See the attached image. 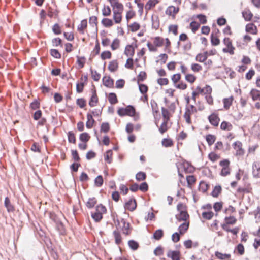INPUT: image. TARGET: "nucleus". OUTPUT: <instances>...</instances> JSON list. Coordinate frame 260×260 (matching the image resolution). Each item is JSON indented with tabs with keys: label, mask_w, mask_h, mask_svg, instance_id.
I'll return each instance as SVG.
<instances>
[{
	"label": "nucleus",
	"mask_w": 260,
	"mask_h": 260,
	"mask_svg": "<svg viewBox=\"0 0 260 260\" xmlns=\"http://www.w3.org/2000/svg\"><path fill=\"white\" fill-rule=\"evenodd\" d=\"M150 104L153 112L157 113L158 112V107L157 103L154 100H151Z\"/></svg>",
	"instance_id": "obj_55"
},
{
	"label": "nucleus",
	"mask_w": 260,
	"mask_h": 260,
	"mask_svg": "<svg viewBox=\"0 0 260 260\" xmlns=\"http://www.w3.org/2000/svg\"><path fill=\"white\" fill-rule=\"evenodd\" d=\"M233 101V98L232 96L227 98H224L223 100L224 108L226 110L229 109L230 108V107L231 106V105L232 104Z\"/></svg>",
	"instance_id": "obj_23"
},
{
	"label": "nucleus",
	"mask_w": 260,
	"mask_h": 260,
	"mask_svg": "<svg viewBox=\"0 0 260 260\" xmlns=\"http://www.w3.org/2000/svg\"><path fill=\"white\" fill-rule=\"evenodd\" d=\"M96 202L97 201L95 198H89L86 202V206L89 209L92 208L96 204Z\"/></svg>",
	"instance_id": "obj_33"
},
{
	"label": "nucleus",
	"mask_w": 260,
	"mask_h": 260,
	"mask_svg": "<svg viewBox=\"0 0 260 260\" xmlns=\"http://www.w3.org/2000/svg\"><path fill=\"white\" fill-rule=\"evenodd\" d=\"M207 52H205L203 54H198L196 57V60L200 62H203L207 58Z\"/></svg>",
	"instance_id": "obj_26"
},
{
	"label": "nucleus",
	"mask_w": 260,
	"mask_h": 260,
	"mask_svg": "<svg viewBox=\"0 0 260 260\" xmlns=\"http://www.w3.org/2000/svg\"><path fill=\"white\" fill-rule=\"evenodd\" d=\"M135 53V49L132 45L126 46L124 50V54L127 56L132 57Z\"/></svg>",
	"instance_id": "obj_13"
},
{
	"label": "nucleus",
	"mask_w": 260,
	"mask_h": 260,
	"mask_svg": "<svg viewBox=\"0 0 260 260\" xmlns=\"http://www.w3.org/2000/svg\"><path fill=\"white\" fill-rule=\"evenodd\" d=\"M206 139L208 145L211 146L215 142L216 137L214 135L209 134L206 136Z\"/></svg>",
	"instance_id": "obj_34"
},
{
	"label": "nucleus",
	"mask_w": 260,
	"mask_h": 260,
	"mask_svg": "<svg viewBox=\"0 0 260 260\" xmlns=\"http://www.w3.org/2000/svg\"><path fill=\"white\" fill-rule=\"evenodd\" d=\"M164 253L163 248L160 246L157 247L154 251V254L156 256H160Z\"/></svg>",
	"instance_id": "obj_62"
},
{
	"label": "nucleus",
	"mask_w": 260,
	"mask_h": 260,
	"mask_svg": "<svg viewBox=\"0 0 260 260\" xmlns=\"http://www.w3.org/2000/svg\"><path fill=\"white\" fill-rule=\"evenodd\" d=\"M183 205L182 204H179L177 205V210L180 212L178 214L176 215V218L178 221H186L187 219L189 218V215L187 211L180 210V208L182 207Z\"/></svg>",
	"instance_id": "obj_4"
},
{
	"label": "nucleus",
	"mask_w": 260,
	"mask_h": 260,
	"mask_svg": "<svg viewBox=\"0 0 260 260\" xmlns=\"http://www.w3.org/2000/svg\"><path fill=\"white\" fill-rule=\"evenodd\" d=\"M215 255L217 258L220 260H229L231 257L230 254H223L218 251H216L215 252Z\"/></svg>",
	"instance_id": "obj_14"
},
{
	"label": "nucleus",
	"mask_w": 260,
	"mask_h": 260,
	"mask_svg": "<svg viewBox=\"0 0 260 260\" xmlns=\"http://www.w3.org/2000/svg\"><path fill=\"white\" fill-rule=\"evenodd\" d=\"M223 42L226 47L223 48L222 51L224 53H229L231 55H233L234 54L235 47L233 46L230 39L229 38H225Z\"/></svg>",
	"instance_id": "obj_3"
},
{
	"label": "nucleus",
	"mask_w": 260,
	"mask_h": 260,
	"mask_svg": "<svg viewBox=\"0 0 260 260\" xmlns=\"http://www.w3.org/2000/svg\"><path fill=\"white\" fill-rule=\"evenodd\" d=\"M103 184V179L101 175L98 176L94 180V184L96 187H101Z\"/></svg>",
	"instance_id": "obj_38"
},
{
	"label": "nucleus",
	"mask_w": 260,
	"mask_h": 260,
	"mask_svg": "<svg viewBox=\"0 0 260 260\" xmlns=\"http://www.w3.org/2000/svg\"><path fill=\"white\" fill-rule=\"evenodd\" d=\"M137 207L136 201L134 198H131L125 204V208L131 211H134Z\"/></svg>",
	"instance_id": "obj_7"
},
{
	"label": "nucleus",
	"mask_w": 260,
	"mask_h": 260,
	"mask_svg": "<svg viewBox=\"0 0 260 260\" xmlns=\"http://www.w3.org/2000/svg\"><path fill=\"white\" fill-rule=\"evenodd\" d=\"M200 24L196 21H192L190 24V26L191 28L192 31L194 33L199 28Z\"/></svg>",
	"instance_id": "obj_48"
},
{
	"label": "nucleus",
	"mask_w": 260,
	"mask_h": 260,
	"mask_svg": "<svg viewBox=\"0 0 260 260\" xmlns=\"http://www.w3.org/2000/svg\"><path fill=\"white\" fill-rule=\"evenodd\" d=\"M108 100L110 104L113 105L118 102L117 96L114 93H110L108 97Z\"/></svg>",
	"instance_id": "obj_30"
},
{
	"label": "nucleus",
	"mask_w": 260,
	"mask_h": 260,
	"mask_svg": "<svg viewBox=\"0 0 260 260\" xmlns=\"http://www.w3.org/2000/svg\"><path fill=\"white\" fill-rule=\"evenodd\" d=\"M113 5V11L122 13L123 10V5L118 1H110Z\"/></svg>",
	"instance_id": "obj_10"
},
{
	"label": "nucleus",
	"mask_w": 260,
	"mask_h": 260,
	"mask_svg": "<svg viewBox=\"0 0 260 260\" xmlns=\"http://www.w3.org/2000/svg\"><path fill=\"white\" fill-rule=\"evenodd\" d=\"M128 244L129 247L133 250H137L139 247L138 243L136 241L133 240H129Z\"/></svg>",
	"instance_id": "obj_41"
},
{
	"label": "nucleus",
	"mask_w": 260,
	"mask_h": 260,
	"mask_svg": "<svg viewBox=\"0 0 260 260\" xmlns=\"http://www.w3.org/2000/svg\"><path fill=\"white\" fill-rule=\"evenodd\" d=\"M101 57L103 60L110 59L111 57V53L109 51H104L101 53Z\"/></svg>",
	"instance_id": "obj_53"
},
{
	"label": "nucleus",
	"mask_w": 260,
	"mask_h": 260,
	"mask_svg": "<svg viewBox=\"0 0 260 260\" xmlns=\"http://www.w3.org/2000/svg\"><path fill=\"white\" fill-rule=\"evenodd\" d=\"M103 82L104 85L108 87H111L113 85V80L110 77H104Z\"/></svg>",
	"instance_id": "obj_19"
},
{
	"label": "nucleus",
	"mask_w": 260,
	"mask_h": 260,
	"mask_svg": "<svg viewBox=\"0 0 260 260\" xmlns=\"http://www.w3.org/2000/svg\"><path fill=\"white\" fill-rule=\"evenodd\" d=\"M106 212V208L102 204H100L96 206L95 212L91 213V217L95 221L99 222L102 219L103 214Z\"/></svg>",
	"instance_id": "obj_1"
},
{
	"label": "nucleus",
	"mask_w": 260,
	"mask_h": 260,
	"mask_svg": "<svg viewBox=\"0 0 260 260\" xmlns=\"http://www.w3.org/2000/svg\"><path fill=\"white\" fill-rule=\"evenodd\" d=\"M210 123L213 126H217L218 125L220 119L217 115L213 113L208 117Z\"/></svg>",
	"instance_id": "obj_8"
},
{
	"label": "nucleus",
	"mask_w": 260,
	"mask_h": 260,
	"mask_svg": "<svg viewBox=\"0 0 260 260\" xmlns=\"http://www.w3.org/2000/svg\"><path fill=\"white\" fill-rule=\"evenodd\" d=\"M214 215L213 212H204L202 213V216L204 218L208 220L211 219Z\"/></svg>",
	"instance_id": "obj_50"
},
{
	"label": "nucleus",
	"mask_w": 260,
	"mask_h": 260,
	"mask_svg": "<svg viewBox=\"0 0 260 260\" xmlns=\"http://www.w3.org/2000/svg\"><path fill=\"white\" fill-rule=\"evenodd\" d=\"M112 151L111 150H109L107 151L105 154L104 155L105 160L109 164H110L112 162Z\"/></svg>",
	"instance_id": "obj_32"
},
{
	"label": "nucleus",
	"mask_w": 260,
	"mask_h": 260,
	"mask_svg": "<svg viewBox=\"0 0 260 260\" xmlns=\"http://www.w3.org/2000/svg\"><path fill=\"white\" fill-rule=\"evenodd\" d=\"M110 129V126L108 122L102 123L101 126V131L104 133H107Z\"/></svg>",
	"instance_id": "obj_47"
},
{
	"label": "nucleus",
	"mask_w": 260,
	"mask_h": 260,
	"mask_svg": "<svg viewBox=\"0 0 260 260\" xmlns=\"http://www.w3.org/2000/svg\"><path fill=\"white\" fill-rule=\"evenodd\" d=\"M87 25V20L84 19L81 21L80 24L78 26V30L82 34H84V29L86 28Z\"/></svg>",
	"instance_id": "obj_24"
},
{
	"label": "nucleus",
	"mask_w": 260,
	"mask_h": 260,
	"mask_svg": "<svg viewBox=\"0 0 260 260\" xmlns=\"http://www.w3.org/2000/svg\"><path fill=\"white\" fill-rule=\"evenodd\" d=\"M159 131L161 134H164L167 131V122L164 121L161 124L160 127L159 128Z\"/></svg>",
	"instance_id": "obj_63"
},
{
	"label": "nucleus",
	"mask_w": 260,
	"mask_h": 260,
	"mask_svg": "<svg viewBox=\"0 0 260 260\" xmlns=\"http://www.w3.org/2000/svg\"><path fill=\"white\" fill-rule=\"evenodd\" d=\"M211 42L212 45L217 46L219 44L220 40L217 37L215 36L213 34H212L211 35Z\"/></svg>",
	"instance_id": "obj_44"
},
{
	"label": "nucleus",
	"mask_w": 260,
	"mask_h": 260,
	"mask_svg": "<svg viewBox=\"0 0 260 260\" xmlns=\"http://www.w3.org/2000/svg\"><path fill=\"white\" fill-rule=\"evenodd\" d=\"M109 70L111 72H115L117 70L118 63L116 60H112L109 62L108 67Z\"/></svg>",
	"instance_id": "obj_25"
},
{
	"label": "nucleus",
	"mask_w": 260,
	"mask_h": 260,
	"mask_svg": "<svg viewBox=\"0 0 260 260\" xmlns=\"http://www.w3.org/2000/svg\"><path fill=\"white\" fill-rule=\"evenodd\" d=\"M120 41L118 39H115L111 45L113 50H115L119 48Z\"/></svg>",
	"instance_id": "obj_56"
},
{
	"label": "nucleus",
	"mask_w": 260,
	"mask_h": 260,
	"mask_svg": "<svg viewBox=\"0 0 260 260\" xmlns=\"http://www.w3.org/2000/svg\"><path fill=\"white\" fill-rule=\"evenodd\" d=\"M185 80L190 83H193L195 81L196 77L192 74H187L185 76Z\"/></svg>",
	"instance_id": "obj_64"
},
{
	"label": "nucleus",
	"mask_w": 260,
	"mask_h": 260,
	"mask_svg": "<svg viewBox=\"0 0 260 260\" xmlns=\"http://www.w3.org/2000/svg\"><path fill=\"white\" fill-rule=\"evenodd\" d=\"M242 16L246 21L251 20L253 14L249 9H246L242 12Z\"/></svg>",
	"instance_id": "obj_16"
},
{
	"label": "nucleus",
	"mask_w": 260,
	"mask_h": 260,
	"mask_svg": "<svg viewBox=\"0 0 260 260\" xmlns=\"http://www.w3.org/2000/svg\"><path fill=\"white\" fill-rule=\"evenodd\" d=\"M146 177V174L142 172H139L136 175V179L138 181L144 180Z\"/></svg>",
	"instance_id": "obj_49"
},
{
	"label": "nucleus",
	"mask_w": 260,
	"mask_h": 260,
	"mask_svg": "<svg viewBox=\"0 0 260 260\" xmlns=\"http://www.w3.org/2000/svg\"><path fill=\"white\" fill-rule=\"evenodd\" d=\"M246 31L247 32L253 35L256 34L257 32V27L253 23H249L246 25Z\"/></svg>",
	"instance_id": "obj_12"
},
{
	"label": "nucleus",
	"mask_w": 260,
	"mask_h": 260,
	"mask_svg": "<svg viewBox=\"0 0 260 260\" xmlns=\"http://www.w3.org/2000/svg\"><path fill=\"white\" fill-rule=\"evenodd\" d=\"M121 12H118L117 11H113V19L116 23H119L122 19Z\"/></svg>",
	"instance_id": "obj_28"
},
{
	"label": "nucleus",
	"mask_w": 260,
	"mask_h": 260,
	"mask_svg": "<svg viewBox=\"0 0 260 260\" xmlns=\"http://www.w3.org/2000/svg\"><path fill=\"white\" fill-rule=\"evenodd\" d=\"M161 144L165 147H171L173 145V141L170 139L165 138L161 141Z\"/></svg>",
	"instance_id": "obj_40"
},
{
	"label": "nucleus",
	"mask_w": 260,
	"mask_h": 260,
	"mask_svg": "<svg viewBox=\"0 0 260 260\" xmlns=\"http://www.w3.org/2000/svg\"><path fill=\"white\" fill-rule=\"evenodd\" d=\"M164 235V232L161 229H158L155 231L153 234V237L156 240H160Z\"/></svg>",
	"instance_id": "obj_29"
},
{
	"label": "nucleus",
	"mask_w": 260,
	"mask_h": 260,
	"mask_svg": "<svg viewBox=\"0 0 260 260\" xmlns=\"http://www.w3.org/2000/svg\"><path fill=\"white\" fill-rule=\"evenodd\" d=\"M50 54L51 55L56 58H60L61 57V55L58 51L55 49H52L50 50Z\"/></svg>",
	"instance_id": "obj_58"
},
{
	"label": "nucleus",
	"mask_w": 260,
	"mask_h": 260,
	"mask_svg": "<svg viewBox=\"0 0 260 260\" xmlns=\"http://www.w3.org/2000/svg\"><path fill=\"white\" fill-rule=\"evenodd\" d=\"M98 102V98L96 93V91L94 90L92 92V95L90 98L89 102V105L90 107H94Z\"/></svg>",
	"instance_id": "obj_15"
},
{
	"label": "nucleus",
	"mask_w": 260,
	"mask_h": 260,
	"mask_svg": "<svg viewBox=\"0 0 260 260\" xmlns=\"http://www.w3.org/2000/svg\"><path fill=\"white\" fill-rule=\"evenodd\" d=\"M90 71L92 79L95 81H98L100 79L101 75L96 71H93L92 69Z\"/></svg>",
	"instance_id": "obj_51"
},
{
	"label": "nucleus",
	"mask_w": 260,
	"mask_h": 260,
	"mask_svg": "<svg viewBox=\"0 0 260 260\" xmlns=\"http://www.w3.org/2000/svg\"><path fill=\"white\" fill-rule=\"evenodd\" d=\"M178 8H176L174 6H171L168 7L166 11V13L168 15L174 16L176 13H178Z\"/></svg>",
	"instance_id": "obj_18"
},
{
	"label": "nucleus",
	"mask_w": 260,
	"mask_h": 260,
	"mask_svg": "<svg viewBox=\"0 0 260 260\" xmlns=\"http://www.w3.org/2000/svg\"><path fill=\"white\" fill-rule=\"evenodd\" d=\"M225 224H234L236 223L237 220L234 216H229L225 217Z\"/></svg>",
	"instance_id": "obj_43"
},
{
	"label": "nucleus",
	"mask_w": 260,
	"mask_h": 260,
	"mask_svg": "<svg viewBox=\"0 0 260 260\" xmlns=\"http://www.w3.org/2000/svg\"><path fill=\"white\" fill-rule=\"evenodd\" d=\"M232 127L233 126L232 124L230 122L226 121H223L220 125V128L223 130L231 131L232 129Z\"/></svg>",
	"instance_id": "obj_31"
},
{
	"label": "nucleus",
	"mask_w": 260,
	"mask_h": 260,
	"mask_svg": "<svg viewBox=\"0 0 260 260\" xmlns=\"http://www.w3.org/2000/svg\"><path fill=\"white\" fill-rule=\"evenodd\" d=\"M181 165L186 173H191L194 170L193 167L187 161L183 162Z\"/></svg>",
	"instance_id": "obj_17"
},
{
	"label": "nucleus",
	"mask_w": 260,
	"mask_h": 260,
	"mask_svg": "<svg viewBox=\"0 0 260 260\" xmlns=\"http://www.w3.org/2000/svg\"><path fill=\"white\" fill-rule=\"evenodd\" d=\"M87 121L86 123V127L88 128H91L93 125L94 120L93 118L92 115L90 113H88L87 114Z\"/></svg>",
	"instance_id": "obj_20"
},
{
	"label": "nucleus",
	"mask_w": 260,
	"mask_h": 260,
	"mask_svg": "<svg viewBox=\"0 0 260 260\" xmlns=\"http://www.w3.org/2000/svg\"><path fill=\"white\" fill-rule=\"evenodd\" d=\"M233 148L236 151V156H241L244 154V150L242 148V144L240 141H236L233 144Z\"/></svg>",
	"instance_id": "obj_5"
},
{
	"label": "nucleus",
	"mask_w": 260,
	"mask_h": 260,
	"mask_svg": "<svg viewBox=\"0 0 260 260\" xmlns=\"http://www.w3.org/2000/svg\"><path fill=\"white\" fill-rule=\"evenodd\" d=\"M189 227V222H184L181 224L178 228V231L180 234H184L188 230Z\"/></svg>",
	"instance_id": "obj_22"
},
{
	"label": "nucleus",
	"mask_w": 260,
	"mask_h": 260,
	"mask_svg": "<svg viewBox=\"0 0 260 260\" xmlns=\"http://www.w3.org/2000/svg\"><path fill=\"white\" fill-rule=\"evenodd\" d=\"M52 31L55 35H59L61 32L60 27L57 23L53 25L52 27Z\"/></svg>",
	"instance_id": "obj_59"
},
{
	"label": "nucleus",
	"mask_w": 260,
	"mask_h": 260,
	"mask_svg": "<svg viewBox=\"0 0 260 260\" xmlns=\"http://www.w3.org/2000/svg\"><path fill=\"white\" fill-rule=\"evenodd\" d=\"M68 141L70 143L75 144L76 143V138L74 134L72 132H69L68 134Z\"/></svg>",
	"instance_id": "obj_54"
},
{
	"label": "nucleus",
	"mask_w": 260,
	"mask_h": 260,
	"mask_svg": "<svg viewBox=\"0 0 260 260\" xmlns=\"http://www.w3.org/2000/svg\"><path fill=\"white\" fill-rule=\"evenodd\" d=\"M164 39L160 37H156L154 38V44L156 47H161L164 44Z\"/></svg>",
	"instance_id": "obj_36"
},
{
	"label": "nucleus",
	"mask_w": 260,
	"mask_h": 260,
	"mask_svg": "<svg viewBox=\"0 0 260 260\" xmlns=\"http://www.w3.org/2000/svg\"><path fill=\"white\" fill-rule=\"evenodd\" d=\"M193 8V9H197L199 8V9L202 10H206L207 8V5L205 3H201L199 6L197 4L196 2L194 3H193L192 4Z\"/></svg>",
	"instance_id": "obj_46"
},
{
	"label": "nucleus",
	"mask_w": 260,
	"mask_h": 260,
	"mask_svg": "<svg viewBox=\"0 0 260 260\" xmlns=\"http://www.w3.org/2000/svg\"><path fill=\"white\" fill-rule=\"evenodd\" d=\"M250 94L253 101H260V91H259L258 90L253 89L251 90Z\"/></svg>",
	"instance_id": "obj_21"
},
{
	"label": "nucleus",
	"mask_w": 260,
	"mask_h": 260,
	"mask_svg": "<svg viewBox=\"0 0 260 260\" xmlns=\"http://www.w3.org/2000/svg\"><path fill=\"white\" fill-rule=\"evenodd\" d=\"M111 14V10L109 6H104L102 9V14L105 16H109Z\"/></svg>",
	"instance_id": "obj_61"
},
{
	"label": "nucleus",
	"mask_w": 260,
	"mask_h": 260,
	"mask_svg": "<svg viewBox=\"0 0 260 260\" xmlns=\"http://www.w3.org/2000/svg\"><path fill=\"white\" fill-rule=\"evenodd\" d=\"M221 187L220 185L216 186L214 188V189L211 193V194L214 197H217L218 196V195L219 194V193L221 192Z\"/></svg>",
	"instance_id": "obj_39"
},
{
	"label": "nucleus",
	"mask_w": 260,
	"mask_h": 260,
	"mask_svg": "<svg viewBox=\"0 0 260 260\" xmlns=\"http://www.w3.org/2000/svg\"><path fill=\"white\" fill-rule=\"evenodd\" d=\"M113 234L115 238V243L117 244H119L121 242V238L120 233L118 231H114Z\"/></svg>",
	"instance_id": "obj_37"
},
{
	"label": "nucleus",
	"mask_w": 260,
	"mask_h": 260,
	"mask_svg": "<svg viewBox=\"0 0 260 260\" xmlns=\"http://www.w3.org/2000/svg\"><path fill=\"white\" fill-rule=\"evenodd\" d=\"M90 138L89 134L87 133H83L80 135V140L83 142H87Z\"/></svg>",
	"instance_id": "obj_42"
},
{
	"label": "nucleus",
	"mask_w": 260,
	"mask_h": 260,
	"mask_svg": "<svg viewBox=\"0 0 260 260\" xmlns=\"http://www.w3.org/2000/svg\"><path fill=\"white\" fill-rule=\"evenodd\" d=\"M208 188V185L204 182H201L199 185V189L203 192H206Z\"/></svg>",
	"instance_id": "obj_60"
},
{
	"label": "nucleus",
	"mask_w": 260,
	"mask_h": 260,
	"mask_svg": "<svg viewBox=\"0 0 260 260\" xmlns=\"http://www.w3.org/2000/svg\"><path fill=\"white\" fill-rule=\"evenodd\" d=\"M252 174L254 178H260V163L254 162L252 165Z\"/></svg>",
	"instance_id": "obj_6"
},
{
	"label": "nucleus",
	"mask_w": 260,
	"mask_h": 260,
	"mask_svg": "<svg viewBox=\"0 0 260 260\" xmlns=\"http://www.w3.org/2000/svg\"><path fill=\"white\" fill-rule=\"evenodd\" d=\"M186 181L188 185H191L195 183L196 178L193 175H189L186 177Z\"/></svg>",
	"instance_id": "obj_57"
},
{
	"label": "nucleus",
	"mask_w": 260,
	"mask_h": 260,
	"mask_svg": "<svg viewBox=\"0 0 260 260\" xmlns=\"http://www.w3.org/2000/svg\"><path fill=\"white\" fill-rule=\"evenodd\" d=\"M77 63L80 66V67L81 68H83L85 64V58L83 56L80 57L78 56H77Z\"/></svg>",
	"instance_id": "obj_52"
},
{
	"label": "nucleus",
	"mask_w": 260,
	"mask_h": 260,
	"mask_svg": "<svg viewBox=\"0 0 260 260\" xmlns=\"http://www.w3.org/2000/svg\"><path fill=\"white\" fill-rule=\"evenodd\" d=\"M121 222L123 224L122 226V231L123 234L125 235H128L129 234L128 233V230L129 228V224L128 222H126L125 220L123 219H121Z\"/></svg>",
	"instance_id": "obj_27"
},
{
	"label": "nucleus",
	"mask_w": 260,
	"mask_h": 260,
	"mask_svg": "<svg viewBox=\"0 0 260 260\" xmlns=\"http://www.w3.org/2000/svg\"><path fill=\"white\" fill-rule=\"evenodd\" d=\"M4 206L8 212H12L15 210L14 206L11 204L8 197H6L4 201Z\"/></svg>",
	"instance_id": "obj_9"
},
{
	"label": "nucleus",
	"mask_w": 260,
	"mask_h": 260,
	"mask_svg": "<svg viewBox=\"0 0 260 260\" xmlns=\"http://www.w3.org/2000/svg\"><path fill=\"white\" fill-rule=\"evenodd\" d=\"M102 23L106 27H111L113 24L112 20L108 18H103L102 20Z\"/></svg>",
	"instance_id": "obj_35"
},
{
	"label": "nucleus",
	"mask_w": 260,
	"mask_h": 260,
	"mask_svg": "<svg viewBox=\"0 0 260 260\" xmlns=\"http://www.w3.org/2000/svg\"><path fill=\"white\" fill-rule=\"evenodd\" d=\"M117 113L120 116H123L125 115L133 116L135 114V109L133 106L128 105L125 108H119L117 111Z\"/></svg>",
	"instance_id": "obj_2"
},
{
	"label": "nucleus",
	"mask_w": 260,
	"mask_h": 260,
	"mask_svg": "<svg viewBox=\"0 0 260 260\" xmlns=\"http://www.w3.org/2000/svg\"><path fill=\"white\" fill-rule=\"evenodd\" d=\"M159 1H148L147 3L145 6V8L147 11L151 9V8L154 7L155 5Z\"/></svg>",
	"instance_id": "obj_45"
},
{
	"label": "nucleus",
	"mask_w": 260,
	"mask_h": 260,
	"mask_svg": "<svg viewBox=\"0 0 260 260\" xmlns=\"http://www.w3.org/2000/svg\"><path fill=\"white\" fill-rule=\"evenodd\" d=\"M167 256L172 260H180V252L178 251L170 250L167 253Z\"/></svg>",
	"instance_id": "obj_11"
}]
</instances>
